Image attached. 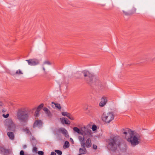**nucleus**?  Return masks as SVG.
Segmentation results:
<instances>
[{
  "label": "nucleus",
  "instance_id": "1",
  "mask_svg": "<svg viewBox=\"0 0 155 155\" xmlns=\"http://www.w3.org/2000/svg\"><path fill=\"white\" fill-rule=\"evenodd\" d=\"M108 145L110 149L116 150L117 149L120 150L125 149L126 144L125 142L119 136H115L108 140Z\"/></svg>",
  "mask_w": 155,
  "mask_h": 155
},
{
  "label": "nucleus",
  "instance_id": "2",
  "mask_svg": "<svg viewBox=\"0 0 155 155\" xmlns=\"http://www.w3.org/2000/svg\"><path fill=\"white\" fill-rule=\"evenodd\" d=\"M123 134L127 141L132 146L135 147L138 145L141 140L140 136L138 134H134V131L129 129H124Z\"/></svg>",
  "mask_w": 155,
  "mask_h": 155
},
{
  "label": "nucleus",
  "instance_id": "3",
  "mask_svg": "<svg viewBox=\"0 0 155 155\" xmlns=\"http://www.w3.org/2000/svg\"><path fill=\"white\" fill-rule=\"evenodd\" d=\"M17 116L20 121L23 122H27L29 117L28 111L25 108L19 109L18 111Z\"/></svg>",
  "mask_w": 155,
  "mask_h": 155
},
{
  "label": "nucleus",
  "instance_id": "4",
  "mask_svg": "<svg viewBox=\"0 0 155 155\" xmlns=\"http://www.w3.org/2000/svg\"><path fill=\"white\" fill-rule=\"evenodd\" d=\"M114 118V115L112 112H109L107 113L104 112L101 116L102 120L106 123H109Z\"/></svg>",
  "mask_w": 155,
  "mask_h": 155
},
{
  "label": "nucleus",
  "instance_id": "5",
  "mask_svg": "<svg viewBox=\"0 0 155 155\" xmlns=\"http://www.w3.org/2000/svg\"><path fill=\"white\" fill-rule=\"evenodd\" d=\"M5 123L9 130L13 131H15L16 127L11 118H8L6 119L5 121Z\"/></svg>",
  "mask_w": 155,
  "mask_h": 155
},
{
  "label": "nucleus",
  "instance_id": "6",
  "mask_svg": "<svg viewBox=\"0 0 155 155\" xmlns=\"http://www.w3.org/2000/svg\"><path fill=\"white\" fill-rule=\"evenodd\" d=\"M82 74L85 77V79L87 82L90 84L92 83L93 79V75L88 71H84L82 72Z\"/></svg>",
  "mask_w": 155,
  "mask_h": 155
},
{
  "label": "nucleus",
  "instance_id": "7",
  "mask_svg": "<svg viewBox=\"0 0 155 155\" xmlns=\"http://www.w3.org/2000/svg\"><path fill=\"white\" fill-rule=\"evenodd\" d=\"M82 134L81 135L83 136H86V137H90L91 134V130L85 127L82 128Z\"/></svg>",
  "mask_w": 155,
  "mask_h": 155
},
{
  "label": "nucleus",
  "instance_id": "8",
  "mask_svg": "<svg viewBox=\"0 0 155 155\" xmlns=\"http://www.w3.org/2000/svg\"><path fill=\"white\" fill-rule=\"evenodd\" d=\"M30 66H35L39 64V61L36 59H30L26 60Z\"/></svg>",
  "mask_w": 155,
  "mask_h": 155
},
{
  "label": "nucleus",
  "instance_id": "9",
  "mask_svg": "<svg viewBox=\"0 0 155 155\" xmlns=\"http://www.w3.org/2000/svg\"><path fill=\"white\" fill-rule=\"evenodd\" d=\"M82 145H81V147H84L89 148L91 147L92 145L91 141V139L90 138H88L86 141V142H84L82 143Z\"/></svg>",
  "mask_w": 155,
  "mask_h": 155
},
{
  "label": "nucleus",
  "instance_id": "10",
  "mask_svg": "<svg viewBox=\"0 0 155 155\" xmlns=\"http://www.w3.org/2000/svg\"><path fill=\"white\" fill-rule=\"evenodd\" d=\"M43 124L42 122L40 120H36L34 122L33 127L34 128H35L36 127L38 128H40L42 126Z\"/></svg>",
  "mask_w": 155,
  "mask_h": 155
},
{
  "label": "nucleus",
  "instance_id": "11",
  "mask_svg": "<svg viewBox=\"0 0 155 155\" xmlns=\"http://www.w3.org/2000/svg\"><path fill=\"white\" fill-rule=\"evenodd\" d=\"M11 152V150L10 149H5L2 147L0 148V153L3 155H8Z\"/></svg>",
  "mask_w": 155,
  "mask_h": 155
},
{
  "label": "nucleus",
  "instance_id": "12",
  "mask_svg": "<svg viewBox=\"0 0 155 155\" xmlns=\"http://www.w3.org/2000/svg\"><path fill=\"white\" fill-rule=\"evenodd\" d=\"M107 98L105 97H103L101 99L99 105L101 107H104L107 103Z\"/></svg>",
  "mask_w": 155,
  "mask_h": 155
},
{
  "label": "nucleus",
  "instance_id": "13",
  "mask_svg": "<svg viewBox=\"0 0 155 155\" xmlns=\"http://www.w3.org/2000/svg\"><path fill=\"white\" fill-rule=\"evenodd\" d=\"M58 131L61 132L65 137H67L68 135L67 130L64 128H61L58 129Z\"/></svg>",
  "mask_w": 155,
  "mask_h": 155
},
{
  "label": "nucleus",
  "instance_id": "14",
  "mask_svg": "<svg viewBox=\"0 0 155 155\" xmlns=\"http://www.w3.org/2000/svg\"><path fill=\"white\" fill-rule=\"evenodd\" d=\"M61 119V122L63 124H64V123L66 124H70V121L67 119H66L64 117H63L62 119Z\"/></svg>",
  "mask_w": 155,
  "mask_h": 155
},
{
  "label": "nucleus",
  "instance_id": "15",
  "mask_svg": "<svg viewBox=\"0 0 155 155\" xmlns=\"http://www.w3.org/2000/svg\"><path fill=\"white\" fill-rule=\"evenodd\" d=\"M83 148H80L79 149V152L81 154H85L87 151L86 148L84 147H82Z\"/></svg>",
  "mask_w": 155,
  "mask_h": 155
},
{
  "label": "nucleus",
  "instance_id": "16",
  "mask_svg": "<svg viewBox=\"0 0 155 155\" xmlns=\"http://www.w3.org/2000/svg\"><path fill=\"white\" fill-rule=\"evenodd\" d=\"M73 130L74 132H77L79 134L81 135V134H82V128L81 129V130H80L77 127H75L73 128Z\"/></svg>",
  "mask_w": 155,
  "mask_h": 155
},
{
  "label": "nucleus",
  "instance_id": "17",
  "mask_svg": "<svg viewBox=\"0 0 155 155\" xmlns=\"http://www.w3.org/2000/svg\"><path fill=\"white\" fill-rule=\"evenodd\" d=\"M86 138L84 136H83V137H82L81 136H79L78 137V139L80 141L81 145L82 144V143H83L84 142V141Z\"/></svg>",
  "mask_w": 155,
  "mask_h": 155
},
{
  "label": "nucleus",
  "instance_id": "18",
  "mask_svg": "<svg viewBox=\"0 0 155 155\" xmlns=\"http://www.w3.org/2000/svg\"><path fill=\"white\" fill-rule=\"evenodd\" d=\"M7 135L10 139L11 140H13L14 139V135L13 132H8L7 133Z\"/></svg>",
  "mask_w": 155,
  "mask_h": 155
},
{
  "label": "nucleus",
  "instance_id": "19",
  "mask_svg": "<svg viewBox=\"0 0 155 155\" xmlns=\"http://www.w3.org/2000/svg\"><path fill=\"white\" fill-rule=\"evenodd\" d=\"M44 106V104L42 103L39 105L36 108V110L40 111Z\"/></svg>",
  "mask_w": 155,
  "mask_h": 155
},
{
  "label": "nucleus",
  "instance_id": "20",
  "mask_svg": "<svg viewBox=\"0 0 155 155\" xmlns=\"http://www.w3.org/2000/svg\"><path fill=\"white\" fill-rule=\"evenodd\" d=\"M23 74V72H22V71L20 69H18V70H17L15 73V74L16 75H18L22 74Z\"/></svg>",
  "mask_w": 155,
  "mask_h": 155
},
{
  "label": "nucleus",
  "instance_id": "21",
  "mask_svg": "<svg viewBox=\"0 0 155 155\" xmlns=\"http://www.w3.org/2000/svg\"><path fill=\"white\" fill-rule=\"evenodd\" d=\"M136 9L134 8H133L130 11V15H131L136 12Z\"/></svg>",
  "mask_w": 155,
  "mask_h": 155
},
{
  "label": "nucleus",
  "instance_id": "22",
  "mask_svg": "<svg viewBox=\"0 0 155 155\" xmlns=\"http://www.w3.org/2000/svg\"><path fill=\"white\" fill-rule=\"evenodd\" d=\"M67 117H68L69 119L72 120H74V118L70 113L68 114V115L67 116Z\"/></svg>",
  "mask_w": 155,
  "mask_h": 155
},
{
  "label": "nucleus",
  "instance_id": "23",
  "mask_svg": "<svg viewBox=\"0 0 155 155\" xmlns=\"http://www.w3.org/2000/svg\"><path fill=\"white\" fill-rule=\"evenodd\" d=\"M54 151L55 152L57 153L59 155H61L62 154V152L60 150H55Z\"/></svg>",
  "mask_w": 155,
  "mask_h": 155
},
{
  "label": "nucleus",
  "instance_id": "24",
  "mask_svg": "<svg viewBox=\"0 0 155 155\" xmlns=\"http://www.w3.org/2000/svg\"><path fill=\"white\" fill-rule=\"evenodd\" d=\"M69 143L68 141H66L64 143V146L66 148H68L69 147Z\"/></svg>",
  "mask_w": 155,
  "mask_h": 155
},
{
  "label": "nucleus",
  "instance_id": "25",
  "mask_svg": "<svg viewBox=\"0 0 155 155\" xmlns=\"http://www.w3.org/2000/svg\"><path fill=\"white\" fill-rule=\"evenodd\" d=\"M123 12L124 14L128 16V15H130V12H126L124 10H123Z\"/></svg>",
  "mask_w": 155,
  "mask_h": 155
},
{
  "label": "nucleus",
  "instance_id": "26",
  "mask_svg": "<svg viewBox=\"0 0 155 155\" xmlns=\"http://www.w3.org/2000/svg\"><path fill=\"white\" fill-rule=\"evenodd\" d=\"M55 107L59 109H60L61 108V107L60 105L58 104H55Z\"/></svg>",
  "mask_w": 155,
  "mask_h": 155
},
{
  "label": "nucleus",
  "instance_id": "27",
  "mask_svg": "<svg viewBox=\"0 0 155 155\" xmlns=\"http://www.w3.org/2000/svg\"><path fill=\"white\" fill-rule=\"evenodd\" d=\"M68 114L69 113L65 112H63L61 113V114L63 116H67L68 115Z\"/></svg>",
  "mask_w": 155,
  "mask_h": 155
},
{
  "label": "nucleus",
  "instance_id": "28",
  "mask_svg": "<svg viewBox=\"0 0 155 155\" xmlns=\"http://www.w3.org/2000/svg\"><path fill=\"white\" fill-rule=\"evenodd\" d=\"M24 130L25 131L27 134H29L30 133L29 130L27 128L24 129Z\"/></svg>",
  "mask_w": 155,
  "mask_h": 155
},
{
  "label": "nucleus",
  "instance_id": "29",
  "mask_svg": "<svg viewBox=\"0 0 155 155\" xmlns=\"http://www.w3.org/2000/svg\"><path fill=\"white\" fill-rule=\"evenodd\" d=\"M47 116L49 117H51V114L49 110V112H46L45 113Z\"/></svg>",
  "mask_w": 155,
  "mask_h": 155
},
{
  "label": "nucleus",
  "instance_id": "30",
  "mask_svg": "<svg viewBox=\"0 0 155 155\" xmlns=\"http://www.w3.org/2000/svg\"><path fill=\"white\" fill-rule=\"evenodd\" d=\"M39 112L40 111L36 110L35 114V117H38L39 116Z\"/></svg>",
  "mask_w": 155,
  "mask_h": 155
},
{
  "label": "nucleus",
  "instance_id": "31",
  "mask_svg": "<svg viewBox=\"0 0 155 155\" xmlns=\"http://www.w3.org/2000/svg\"><path fill=\"white\" fill-rule=\"evenodd\" d=\"M43 110L45 113L46 112H49V110L46 107H44Z\"/></svg>",
  "mask_w": 155,
  "mask_h": 155
},
{
  "label": "nucleus",
  "instance_id": "32",
  "mask_svg": "<svg viewBox=\"0 0 155 155\" xmlns=\"http://www.w3.org/2000/svg\"><path fill=\"white\" fill-rule=\"evenodd\" d=\"M97 129V127L96 126L94 125H93L92 127V129L93 131Z\"/></svg>",
  "mask_w": 155,
  "mask_h": 155
},
{
  "label": "nucleus",
  "instance_id": "33",
  "mask_svg": "<svg viewBox=\"0 0 155 155\" xmlns=\"http://www.w3.org/2000/svg\"><path fill=\"white\" fill-rule=\"evenodd\" d=\"M33 151L34 152H36L37 151V148L36 147H34L33 149Z\"/></svg>",
  "mask_w": 155,
  "mask_h": 155
},
{
  "label": "nucleus",
  "instance_id": "34",
  "mask_svg": "<svg viewBox=\"0 0 155 155\" xmlns=\"http://www.w3.org/2000/svg\"><path fill=\"white\" fill-rule=\"evenodd\" d=\"M38 153L39 155H43L44 152L41 151H39L38 152Z\"/></svg>",
  "mask_w": 155,
  "mask_h": 155
},
{
  "label": "nucleus",
  "instance_id": "35",
  "mask_svg": "<svg viewBox=\"0 0 155 155\" xmlns=\"http://www.w3.org/2000/svg\"><path fill=\"white\" fill-rule=\"evenodd\" d=\"M44 64H47L48 65L51 64V63L48 61H46L44 62Z\"/></svg>",
  "mask_w": 155,
  "mask_h": 155
},
{
  "label": "nucleus",
  "instance_id": "36",
  "mask_svg": "<svg viewBox=\"0 0 155 155\" xmlns=\"http://www.w3.org/2000/svg\"><path fill=\"white\" fill-rule=\"evenodd\" d=\"M97 146L95 145V144H93V149H94V150H96L97 149Z\"/></svg>",
  "mask_w": 155,
  "mask_h": 155
},
{
  "label": "nucleus",
  "instance_id": "37",
  "mask_svg": "<svg viewBox=\"0 0 155 155\" xmlns=\"http://www.w3.org/2000/svg\"><path fill=\"white\" fill-rule=\"evenodd\" d=\"M3 116L5 118H7L9 116V114H7L6 115H5V114H3Z\"/></svg>",
  "mask_w": 155,
  "mask_h": 155
},
{
  "label": "nucleus",
  "instance_id": "38",
  "mask_svg": "<svg viewBox=\"0 0 155 155\" xmlns=\"http://www.w3.org/2000/svg\"><path fill=\"white\" fill-rule=\"evenodd\" d=\"M20 155H24V151L22 150H21L20 153Z\"/></svg>",
  "mask_w": 155,
  "mask_h": 155
},
{
  "label": "nucleus",
  "instance_id": "39",
  "mask_svg": "<svg viewBox=\"0 0 155 155\" xmlns=\"http://www.w3.org/2000/svg\"><path fill=\"white\" fill-rule=\"evenodd\" d=\"M56 153L54 152H52L51 153V155H56Z\"/></svg>",
  "mask_w": 155,
  "mask_h": 155
},
{
  "label": "nucleus",
  "instance_id": "40",
  "mask_svg": "<svg viewBox=\"0 0 155 155\" xmlns=\"http://www.w3.org/2000/svg\"><path fill=\"white\" fill-rule=\"evenodd\" d=\"M4 105L3 103L1 101H0V106H2Z\"/></svg>",
  "mask_w": 155,
  "mask_h": 155
},
{
  "label": "nucleus",
  "instance_id": "41",
  "mask_svg": "<svg viewBox=\"0 0 155 155\" xmlns=\"http://www.w3.org/2000/svg\"><path fill=\"white\" fill-rule=\"evenodd\" d=\"M23 147L24 149H25L27 147V146L25 145H24L23 146Z\"/></svg>",
  "mask_w": 155,
  "mask_h": 155
},
{
  "label": "nucleus",
  "instance_id": "42",
  "mask_svg": "<svg viewBox=\"0 0 155 155\" xmlns=\"http://www.w3.org/2000/svg\"><path fill=\"white\" fill-rule=\"evenodd\" d=\"M43 70L45 72V68L44 67H43Z\"/></svg>",
  "mask_w": 155,
  "mask_h": 155
},
{
  "label": "nucleus",
  "instance_id": "43",
  "mask_svg": "<svg viewBox=\"0 0 155 155\" xmlns=\"http://www.w3.org/2000/svg\"><path fill=\"white\" fill-rule=\"evenodd\" d=\"M35 109H36V108H34L33 109V110H34Z\"/></svg>",
  "mask_w": 155,
  "mask_h": 155
},
{
  "label": "nucleus",
  "instance_id": "44",
  "mask_svg": "<svg viewBox=\"0 0 155 155\" xmlns=\"http://www.w3.org/2000/svg\"><path fill=\"white\" fill-rule=\"evenodd\" d=\"M78 155H81V154H79Z\"/></svg>",
  "mask_w": 155,
  "mask_h": 155
}]
</instances>
